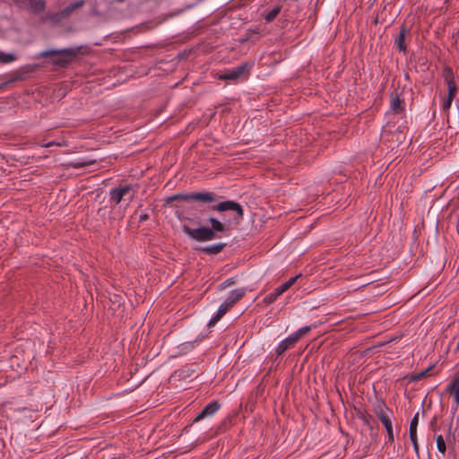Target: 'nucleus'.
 Wrapping results in <instances>:
<instances>
[{"label":"nucleus","mask_w":459,"mask_h":459,"mask_svg":"<svg viewBox=\"0 0 459 459\" xmlns=\"http://www.w3.org/2000/svg\"><path fill=\"white\" fill-rule=\"evenodd\" d=\"M202 205H207L211 211L218 212H232L234 214L231 218L226 220L225 216H222V221L218 220L215 217H209L207 222L211 224V227L202 226L196 229H193L187 225L182 226V231L191 239L198 242H207L216 239L218 238V232H225L228 230L231 224H239L244 217V209L240 204L233 201L227 200L219 202V200L213 204H200L196 206L201 207Z\"/></svg>","instance_id":"1"},{"label":"nucleus","mask_w":459,"mask_h":459,"mask_svg":"<svg viewBox=\"0 0 459 459\" xmlns=\"http://www.w3.org/2000/svg\"><path fill=\"white\" fill-rule=\"evenodd\" d=\"M133 189L134 186L131 184L111 189L109 193L110 201L118 204Z\"/></svg>","instance_id":"8"},{"label":"nucleus","mask_w":459,"mask_h":459,"mask_svg":"<svg viewBox=\"0 0 459 459\" xmlns=\"http://www.w3.org/2000/svg\"><path fill=\"white\" fill-rule=\"evenodd\" d=\"M84 4V0H79V1H75L72 4H70L68 6H66L65 8H64L63 10H61L57 15L59 16V19H63V18H66L68 17L69 15L72 14V13L76 10V9H79L81 7H82Z\"/></svg>","instance_id":"14"},{"label":"nucleus","mask_w":459,"mask_h":459,"mask_svg":"<svg viewBox=\"0 0 459 459\" xmlns=\"http://www.w3.org/2000/svg\"><path fill=\"white\" fill-rule=\"evenodd\" d=\"M390 108L394 114H402L404 111V101L400 98L397 91L390 95Z\"/></svg>","instance_id":"10"},{"label":"nucleus","mask_w":459,"mask_h":459,"mask_svg":"<svg viewBox=\"0 0 459 459\" xmlns=\"http://www.w3.org/2000/svg\"><path fill=\"white\" fill-rule=\"evenodd\" d=\"M446 392L454 396L455 405L452 407L454 413L459 405V377L451 381L446 386Z\"/></svg>","instance_id":"11"},{"label":"nucleus","mask_w":459,"mask_h":459,"mask_svg":"<svg viewBox=\"0 0 459 459\" xmlns=\"http://www.w3.org/2000/svg\"><path fill=\"white\" fill-rule=\"evenodd\" d=\"M410 439L413 446L414 452L416 453L417 456H419L420 452H419V444H418L417 434H415L414 436H410Z\"/></svg>","instance_id":"26"},{"label":"nucleus","mask_w":459,"mask_h":459,"mask_svg":"<svg viewBox=\"0 0 459 459\" xmlns=\"http://www.w3.org/2000/svg\"><path fill=\"white\" fill-rule=\"evenodd\" d=\"M280 13V7H274L264 17L267 22H273Z\"/></svg>","instance_id":"23"},{"label":"nucleus","mask_w":459,"mask_h":459,"mask_svg":"<svg viewBox=\"0 0 459 459\" xmlns=\"http://www.w3.org/2000/svg\"><path fill=\"white\" fill-rule=\"evenodd\" d=\"M226 246H227L226 243L221 242V243H216V244L202 247L196 248V250L200 251L205 255H217V254L221 253Z\"/></svg>","instance_id":"13"},{"label":"nucleus","mask_w":459,"mask_h":459,"mask_svg":"<svg viewBox=\"0 0 459 459\" xmlns=\"http://www.w3.org/2000/svg\"><path fill=\"white\" fill-rule=\"evenodd\" d=\"M443 78L447 84V96L450 98H455L458 91L454 72L450 66H445L443 68Z\"/></svg>","instance_id":"6"},{"label":"nucleus","mask_w":459,"mask_h":459,"mask_svg":"<svg viewBox=\"0 0 459 459\" xmlns=\"http://www.w3.org/2000/svg\"><path fill=\"white\" fill-rule=\"evenodd\" d=\"M410 34V30L406 27L405 24H403L400 27L399 34L394 39V46L398 48L400 52L406 53L407 46L405 43L406 36Z\"/></svg>","instance_id":"9"},{"label":"nucleus","mask_w":459,"mask_h":459,"mask_svg":"<svg viewBox=\"0 0 459 459\" xmlns=\"http://www.w3.org/2000/svg\"><path fill=\"white\" fill-rule=\"evenodd\" d=\"M437 448L442 454L445 455L446 452V445L442 435H438L436 438Z\"/></svg>","instance_id":"21"},{"label":"nucleus","mask_w":459,"mask_h":459,"mask_svg":"<svg viewBox=\"0 0 459 459\" xmlns=\"http://www.w3.org/2000/svg\"><path fill=\"white\" fill-rule=\"evenodd\" d=\"M300 276H301V274H298L294 277H291L290 279L288 280L289 283L290 285H293L296 282V281L298 280V278H299Z\"/></svg>","instance_id":"31"},{"label":"nucleus","mask_w":459,"mask_h":459,"mask_svg":"<svg viewBox=\"0 0 459 459\" xmlns=\"http://www.w3.org/2000/svg\"><path fill=\"white\" fill-rule=\"evenodd\" d=\"M253 65L252 62H246L232 69L225 70L223 74L219 75V79L222 81H237L242 76L247 75Z\"/></svg>","instance_id":"5"},{"label":"nucleus","mask_w":459,"mask_h":459,"mask_svg":"<svg viewBox=\"0 0 459 459\" xmlns=\"http://www.w3.org/2000/svg\"><path fill=\"white\" fill-rule=\"evenodd\" d=\"M436 423H437V418H436V417H434V418L432 419V420L430 421V426L433 428V427L436 425Z\"/></svg>","instance_id":"34"},{"label":"nucleus","mask_w":459,"mask_h":459,"mask_svg":"<svg viewBox=\"0 0 459 459\" xmlns=\"http://www.w3.org/2000/svg\"><path fill=\"white\" fill-rule=\"evenodd\" d=\"M381 422L385 426V429L387 432L388 442L393 443L394 440V430H393L391 417H384V419H382Z\"/></svg>","instance_id":"18"},{"label":"nucleus","mask_w":459,"mask_h":459,"mask_svg":"<svg viewBox=\"0 0 459 459\" xmlns=\"http://www.w3.org/2000/svg\"><path fill=\"white\" fill-rule=\"evenodd\" d=\"M234 283H235L234 278H229L220 285V289L223 290L227 287L233 285Z\"/></svg>","instance_id":"29"},{"label":"nucleus","mask_w":459,"mask_h":459,"mask_svg":"<svg viewBox=\"0 0 459 459\" xmlns=\"http://www.w3.org/2000/svg\"><path fill=\"white\" fill-rule=\"evenodd\" d=\"M284 292H285L284 290L280 285L277 288H275L273 292L265 295L263 301L266 305L273 304Z\"/></svg>","instance_id":"16"},{"label":"nucleus","mask_w":459,"mask_h":459,"mask_svg":"<svg viewBox=\"0 0 459 459\" xmlns=\"http://www.w3.org/2000/svg\"><path fill=\"white\" fill-rule=\"evenodd\" d=\"M375 413L379 418L380 421L384 417H391L393 415L392 410H390L384 402L375 406Z\"/></svg>","instance_id":"15"},{"label":"nucleus","mask_w":459,"mask_h":459,"mask_svg":"<svg viewBox=\"0 0 459 459\" xmlns=\"http://www.w3.org/2000/svg\"><path fill=\"white\" fill-rule=\"evenodd\" d=\"M221 408V403L217 401L209 403L195 417L192 423L199 422L200 420L213 416Z\"/></svg>","instance_id":"7"},{"label":"nucleus","mask_w":459,"mask_h":459,"mask_svg":"<svg viewBox=\"0 0 459 459\" xmlns=\"http://www.w3.org/2000/svg\"><path fill=\"white\" fill-rule=\"evenodd\" d=\"M95 163V160L89 161H74L71 163V167L74 169H82L92 165Z\"/></svg>","instance_id":"24"},{"label":"nucleus","mask_w":459,"mask_h":459,"mask_svg":"<svg viewBox=\"0 0 459 459\" xmlns=\"http://www.w3.org/2000/svg\"><path fill=\"white\" fill-rule=\"evenodd\" d=\"M312 329V326L307 325L299 328L298 331L292 333L295 340L298 342L302 336L308 333Z\"/></svg>","instance_id":"20"},{"label":"nucleus","mask_w":459,"mask_h":459,"mask_svg":"<svg viewBox=\"0 0 459 459\" xmlns=\"http://www.w3.org/2000/svg\"><path fill=\"white\" fill-rule=\"evenodd\" d=\"M456 349L459 350V340H458V342H457V345H456Z\"/></svg>","instance_id":"36"},{"label":"nucleus","mask_w":459,"mask_h":459,"mask_svg":"<svg viewBox=\"0 0 459 459\" xmlns=\"http://www.w3.org/2000/svg\"><path fill=\"white\" fill-rule=\"evenodd\" d=\"M228 420H230V419H229V418L225 419V420L221 422V424L219 426V430H221V431H223V430H224V425L226 424V422H227Z\"/></svg>","instance_id":"33"},{"label":"nucleus","mask_w":459,"mask_h":459,"mask_svg":"<svg viewBox=\"0 0 459 459\" xmlns=\"http://www.w3.org/2000/svg\"><path fill=\"white\" fill-rule=\"evenodd\" d=\"M454 99L455 98H450L449 96H446V98L444 100L442 103V109L444 112L448 113Z\"/></svg>","instance_id":"25"},{"label":"nucleus","mask_w":459,"mask_h":459,"mask_svg":"<svg viewBox=\"0 0 459 459\" xmlns=\"http://www.w3.org/2000/svg\"><path fill=\"white\" fill-rule=\"evenodd\" d=\"M133 197H134V195H129L128 199H129V200H132V199H133Z\"/></svg>","instance_id":"35"},{"label":"nucleus","mask_w":459,"mask_h":459,"mask_svg":"<svg viewBox=\"0 0 459 459\" xmlns=\"http://www.w3.org/2000/svg\"><path fill=\"white\" fill-rule=\"evenodd\" d=\"M359 419L368 427H371V421H374V419L369 414H362L359 416Z\"/></svg>","instance_id":"27"},{"label":"nucleus","mask_w":459,"mask_h":459,"mask_svg":"<svg viewBox=\"0 0 459 459\" xmlns=\"http://www.w3.org/2000/svg\"><path fill=\"white\" fill-rule=\"evenodd\" d=\"M298 342L292 334L282 340L275 349L277 356H281L287 350L293 347Z\"/></svg>","instance_id":"12"},{"label":"nucleus","mask_w":459,"mask_h":459,"mask_svg":"<svg viewBox=\"0 0 459 459\" xmlns=\"http://www.w3.org/2000/svg\"><path fill=\"white\" fill-rule=\"evenodd\" d=\"M246 294L244 288L233 290L230 292L227 299L221 304L219 309L209 321L208 326L214 325L238 301H239Z\"/></svg>","instance_id":"4"},{"label":"nucleus","mask_w":459,"mask_h":459,"mask_svg":"<svg viewBox=\"0 0 459 459\" xmlns=\"http://www.w3.org/2000/svg\"><path fill=\"white\" fill-rule=\"evenodd\" d=\"M14 60H16V56L14 54H11V53H3V52H0V63L1 64H8V63H11V62H13Z\"/></svg>","instance_id":"22"},{"label":"nucleus","mask_w":459,"mask_h":459,"mask_svg":"<svg viewBox=\"0 0 459 459\" xmlns=\"http://www.w3.org/2000/svg\"><path fill=\"white\" fill-rule=\"evenodd\" d=\"M220 196L212 191H202V192H192V193H180L171 196H169L166 199V204H170L176 200H183L185 202L190 203L195 202L198 204H213L220 200Z\"/></svg>","instance_id":"3"},{"label":"nucleus","mask_w":459,"mask_h":459,"mask_svg":"<svg viewBox=\"0 0 459 459\" xmlns=\"http://www.w3.org/2000/svg\"><path fill=\"white\" fill-rule=\"evenodd\" d=\"M82 47L68 48L62 49H48L38 54L39 58L55 56L51 65L61 68L66 67L81 53Z\"/></svg>","instance_id":"2"},{"label":"nucleus","mask_w":459,"mask_h":459,"mask_svg":"<svg viewBox=\"0 0 459 459\" xmlns=\"http://www.w3.org/2000/svg\"><path fill=\"white\" fill-rule=\"evenodd\" d=\"M149 218H150L149 214H147V213H143V214H141V215H140V217H139V221H140L141 222H143V221H145L149 220Z\"/></svg>","instance_id":"30"},{"label":"nucleus","mask_w":459,"mask_h":459,"mask_svg":"<svg viewBox=\"0 0 459 459\" xmlns=\"http://www.w3.org/2000/svg\"><path fill=\"white\" fill-rule=\"evenodd\" d=\"M30 10L33 13H39L45 10L46 2L44 0H28Z\"/></svg>","instance_id":"17"},{"label":"nucleus","mask_w":459,"mask_h":459,"mask_svg":"<svg viewBox=\"0 0 459 459\" xmlns=\"http://www.w3.org/2000/svg\"><path fill=\"white\" fill-rule=\"evenodd\" d=\"M419 423V412H417L410 422L409 436H414L417 434V427Z\"/></svg>","instance_id":"19"},{"label":"nucleus","mask_w":459,"mask_h":459,"mask_svg":"<svg viewBox=\"0 0 459 459\" xmlns=\"http://www.w3.org/2000/svg\"><path fill=\"white\" fill-rule=\"evenodd\" d=\"M431 369H432V367H429L426 370L413 376L411 377V379L412 380H420V379L423 378L424 377H426Z\"/></svg>","instance_id":"28"},{"label":"nucleus","mask_w":459,"mask_h":459,"mask_svg":"<svg viewBox=\"0 0 459 459\" xmlns=\"http://www.w3.org/2000/svg\"><path fill=\"white\" fill-rule=\"evenodd\" d=\"M281 286L284 290V291H287L292 285H290L287 281L286 282L281 284Z\"/></svg>","instance_id":"32"}]
</instances>
